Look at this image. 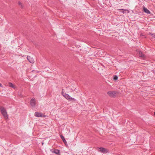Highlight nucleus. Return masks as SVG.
I'll return each instance as SVG.
<instances>
[{
	"instance_id": "nucleus-9",
	"label": "nucleus",
	"mask_w": 155,
	"mask_h": 155,
	"mask_svg": "<svg viewBox=\"0 0 155 155\" xmlns=\"http://www.w3.org/2000/svg\"><path fill=\"white\" fill-rule=\"evenodd\" d=\"M143 10L147 14H150V11L146 8L145 7L143 8Z\"/></svg>"
},
{
	"instance_id": "nucleus-7",
	"label": "nucleus",
	"mask_w": 155,
	"mask_h": 155,
	"mask_svg": "<svg viewBox=\"0 0 155 155\" xmlns=\"http://www.w3.org/2000/svg\"><path fill=\"white\" fill-rule=\"evenodd\" d=\"M31 105L32 107H34L35 105V101L34 98L32 99L30 101Z\"/></svg>"
},
{
	"instance_id": "nucleus-8",
	"label": "nucleus",
	"mask_w": 155,
	"mask_h": 155,
	"mask_svg": "<svg viewBox=\"0 0 155 155\" xmlns=\"http://www.w3.org/2000/svg\"><path fill=\"white\" fill-rule=\"evenodd\" d=\"M119 10L121 11H123L122 12L123 14H125L126 12L127 13H129V11L127 9H119Z\"/></svg>"
},
{
	"instance_id": "nucleus-6",
	"label": "nucleus",
	"mask_w": 155,
	"mask_h": 155,
	"mask_svg": "<svg viewBox=\"0 0 155 155\" xmlns=\"http://www.w3.org/2000/svg\"><path fill=\"white\" fill-rule=\"evenodd\" d=\"M27 59L30 63H34V60L33 58L31 56H28L27 57Z\"/></svg>"
},
{
	"instance_id": "nucleus-15",
	"label": "nucleus",
	"mask_w": 155,
	"mask_h": 155,
	"mask_svg": "<svg viewBox=\"0 0 155 155\" xmlns=\"http://www.w3.org/2000/svg\"><path fill=\"white\" fill-rule=\"evenodd\" d=\"M150 35L152 37V38H155V34H151Z\"/></svg>"
},
{
	"instance_id": "nucleus-18",
	"label": "nucleus",
	"mask_w": 155,
	"mask_h": 155,
	"mask_svg": "<svg viewBox=\"0 0 155 155\" xmlns=\"http://www.w3.org/2000/svg\"><path fill=\"white\" fill-rule=\"evenodd\" d=\"M154 115L155 116V112L154 113Z\"/></svg>"
},
{
	"instance_id": "nucleus-16",
	"label": "nucleus",
	"mask_w": 155,
	"mask_h": 155,
	"mask_svg": "<svg viewBox=\"0 0 155 155\" xmlns=\"http://www.w3.org/2000/svg\"><path fill=\"white\" fill-rule=\"evenodd\" d=\"M18 4H19V5L21 6V7H22V8L23 7V6H22V4H21V2H18Z\"/></svg>"
},
{
	"instance_id": "nucleus-13",
	"label": "nucleus",
	"mask_w": 155,
	"mask_h": 155,
	"mask_svg": "<svg viewBox=\"0 0 155 155\" xmlns=\"http://www.w3.org/2000/svg\"><path fill=\"white\" fill-rule=\"evenodd\" d=\"M54 152L57 154H58L59 153V150H55Z\"/></svg>"
},
{
	"instance_id": "nucleus-3",
	"label": "nucleus",
	"mask_w": 155,
	"mask_h": 155,
	"mask_svg": "<svg viewBox=\"0 0 155 155\" xmlns=\"http://www.w3.org/2000/svg\"><path fill=\"white\" fill-rule=\"evenodd\" d=\"M97 150L99 152L101 153H107L108 152V150L107 149L103 147H97Z\"/></svg>"
},
{
	"instance_id": "nucleus-2",
	"label": "nucleus",
	"mask_w": 155,
	"mask_h": 155,
	"mask_svg": "<svg viewBox=\"0 0 155 155\" xmlns=\"http://www.w3.org/2000/svg\"><path fill=\"white\" fill-rule=\"evenodd\" d=\"M61 94L67 100H75V99L74 98L71 97L69 94H67L66 93H64L63 91V89H62V90Z\"/></svg>"
},
{
	"instance_id": "nucleus-11",
	"label": "nucleus",
	"mask_w": 155,
	"mask_h": 155,
	"mask_svg": "<svg viewBox=\"0 0 155 155\" xmlns=\"http://www.w3.org/2000/svg\"><path fill=\"white\" fill-rule=\"evenodd\" d=\"M8 84H9V86L10 87H12L14 89L16 88L15 86V85H14V84H13L12 83L9 82V83Z\"/></svg>"
},
{
	"instance_id": "nucleus-4",
	"label": "nucleus",
	"mask_w": 155,
	"mask_h": 155,
	"mask_svg": "<svg viewBox=\"0 0 155 155\" xmlns=\"http://www.w3.org/2000/svg\"><path fill=\"white\" fill-rule=\"evenodd\" d=\"M107 94L111 97H114L116 95V92L115 91H109L107 92Z\"/></svg>"
},
{
	"instance_id": "nucleus-10",
	"label": "nucleus",
	"mask_w": 155,
	"mask_h": 155,
	"mask_svg": "<svg viewBox=\"0 0 155 155\" xmlns=\"http://www.w3.org/2000/svg\"><path fill=\"white\" fill-rule=\"evenodd\" d=\"M60 137H61V138L62 139V140L64 142V143L66 145L67 143V141H66V140H65L64 138L63 137V136L62 135H60Z\"/></svg>"
},
{
	"instance_id": "nucleus-1",
	"label": "nucleus",
	"mask_w": 155,
	"mask_h": 155,
	"mask_svg": "<svg viewBox=\"0 0 155 155\" xmlns=\"http://www.w3.org/2000/svg\"><path fill=\"white\" fill-rule=\"evenodd\" d=\"M0 110L1 113L5 119L8 118V115L7 114V112L6 109L4 107H0Z\"/></svg>"
},
{
	"instance_id": "nucleus-17",
	"label": "nucleus",
	"mask_w": 155,
	"mask_h": 155,
	"mask_svg": "<svg viewBox=\"0 0 155 155\" xmlns=\"http://www.w3.org/2000/svg\"><path fill=\"white\" fill-rule=\"evenodd\" d=\"M0 87H2V84L1 83H0Z\"/></svg>"
},
{
	"instance_id": "nucleus-5",
	"label": "nucleus",
	"mask_w": 155,
	"mask_h": 155,
	"mask_svg": "<svg viewBox=\"0 0 155 155\" xmlns=\"http://www.w3.org/2000/svg\"><path fill=\"white\" fill-rule=\"evenodd\" d=\"M35 116L37 117H44V115H43L41 113H39L36 112L35 113Z\"/></svg>"
},
{
	"instance_id": "nucleus-12",
	"label": "nucleus",
	"mask_w": 155,
	"mask_h": 155,
	"mask_svg": "<svg viewBox=\"0 0 155 155\" xmlns=\"http://www.w3.org/2000/svg\"><path fill=\"white\" fill-rule=\"evenodd\" d=\"M139 55L140 57H144V55L141 52V51H138Z\"/></svg>"
},
{
	"instance_id": "nucleus-14",
	"label": "nucleus",
	"mask_w": 155,
	"mask_h": 155,
	"mask_svg": "<svg viewBox=\"0 0 155 155\" xmlns=\"http://www.w3.org/2000/svg\"><path fill=\"white\" fill-rule=\"evenodd\" d=\"M113 79L114 80H117L118 79V77L116 75L114 76Z\"/></svg>"
}]
</instances>
